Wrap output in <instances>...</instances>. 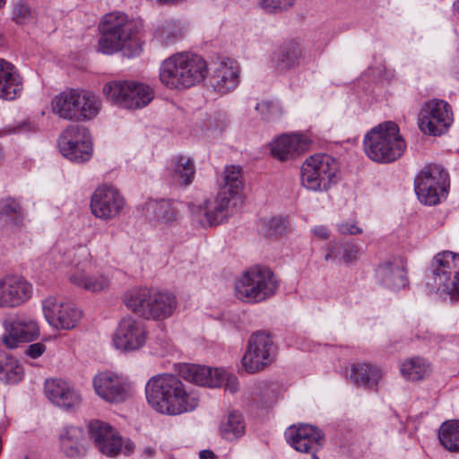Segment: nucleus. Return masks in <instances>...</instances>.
Wrapping results in <instances>:
<instances>
[{
  "mask_svg": "<svg viewBox=\"0 0 459 459\" xmlns=\"http://www.w3.org/2000/svg\"><path fill=\"white\" fill-rule=\"evenodd\" d=\"M149 405L166 415H179L194 411L199 398L183 381L172 374H160L149 379L145 386Z\"/></svg>",
  "mask_w": 459,
  "mask_h": 459,
  "instance_id": "obj_1",
  "label": "nucleus"
},
{
  "mask_svg": "<svg viewBox=\"0 0 459 459\" xmlns=\"http://www.w3.org/2000/svg\"><path fill=\"white\" fill-rule=\"evenodd\" d=\"M99 30V52L105 55L121 50L140 53V37L143 30L141 19L131 17L121 11L110 12L102 16Z\"/></svg>",
  "mask_w": 459,
  "mask_h": 459,
  "instance_id": "obj_2",
  "label": "nucleus"
},
{
  "mask_svg": "<svg viewBox=\"0 0 459 459\" xmlns=\"http://www.w3.org/2000/svg\"><path fill=\"white\" fill-rule=\"evenodd\" d=\"M208 74L206 61L199 55L180 52L166 58L160 67V81L169 89L183 90L203 82Z\"/></svg>",
  "mask_w": 459,
  "mask_h": 459,
  "instance_id": "obj_3",
  "label": "nucleus"
},
{
  "mask_svg": "<svg viewBox=\"0 0 459 459\" xmlns=\"http://www.w3.org/2000/svg\"><path fill=\"white\" fill-rule=\"evenodd\" d=\"M365 154L371 160L386 164L400 159L406 150V142L397 124L385 121L370 129L364 136Z\"/></svg>",
  "mask_w": 459,
  "mask_h": 459,
  "instance_id": "obj_4",
  "label": "nucleus"
},
{
  "mask_svg": "<svg viewBox=\"0 0 459 459\" xmlns=\"http://www.w3.org/2000/svg\"><path fill=\"white\" fill-rule=\"evenodd\" d=\"M280 286L275 273L266 266L254 265L234 281V295L243 303L258 304L273 298Z\"/></svg>",
  "mask_w": 459,
  "mask_h": 459,
  "instance_id": "obj_5",
  "label": "nucleus"
},
{
  "mask_svg": "<svg viewBox=\"0 0 459 459\" xmlns=\"http://www.w3.org/2000/svg\"><path fill=\"white\" fill-rule=\"evenodd\" d=\"M125 304L140 316L162 320L173 314L177 307V299L168 291L143 289L131 291L126 297Z\"/></svg>",
  "mask_w": 459,
  "mask_h": 459,
  "instance_id": "obj_6",
  "label": "nucleus"
},
{
  "mask_svg": "<svg viewBox=\"0 0 459 459\" xmlns=\"http://www.w3.org/2000/svg\"><path fill=\"white\" fill-rule=\"evenodd\" d=\"M103 93L111 102L126 109L146 107L154 98L153 89L136 81H112L103 86Z\"/></svg>",
  "mask_w": 459,
  "mask_h": 459,
  "instance_id": "obj_7",
  "label": "nucleus"
},
{
  "mask_svg": "<svg viewBox=\"0 0 459 459\" xmlns=\"http://www.w3.org/2000/svg\"><path fill=\"white\" fill-rule=\"evenodd\" d=\"M338 163L328 154H315L303 162L300 174L302 186L311 191L328 190L336 182Z\"/></svg>",
  "mask_w": 459,
  "mask_h": 459,
  "instance_id": "obj_8",
  "label": "nucleus"
},
{
  "mask_svg": "<svg viewBox=\"0 0 459 459\" xmlns=\"http://www.w3.org/2000/svg\"><path fill=\"white\" fill-rule=\"evenodd\" d=\"M449 176L438 164L425 166L415 178V192L419 200L426 205H436L448 194Z\"/></svg>",
  "mask_w": 459,
  "mask_h": 459,
  "instance_id": "obj_9",
  "label": "nucleus"
},
{
  "mask_svg": "<svg viewBox=\"0 0 459 459\" xmlns=\"http://www.w3.org/2000/svg\"><path fill=\"white\" fill-rule=\"evenodd\" d=\"M89 430L97 448L108 457H115L120 453L130 455L134 451V444L130 439H123L108 423L93 420L89 425Z\"/></svg>",
  "mask_w": 459,
  "mask_h": 459,
  "instance_id": "obj_10",
  "label": "nucleus"
},
{
  "mask_svg": "<svg viewBox=\"0 0 459 459\" xmlns=\"http://www.w3.org/2000/svg\"><path fill=\"white\" fill-rule=\"evenodd\" d=\"M61 154L75 163L88 161L93 152L91 137L85 127L71 125L58 139Z\"/></svg>",
  "mask_w": 459,
  "mask_h": 459,
  "instance_id": "obj_11",
  "label": "nucleus"
},
{
  "mask_svg": "<svg viewBox=\"0 0 459 459\" xmlns=\"http://www.w3.org/2000/svg\"><path fill=\"white\" fill-rule=\"evenodd\" d=\"M431 265L437 289L459 299V255L450 251L438 253Z\"/></svg>",
  "mask_w": 459,
  "mask_h": 459,
  "instance_id": "obj_12",
  "label": "nucleus"
},
{
  "mask_svg": "<svg viewBox=\"0 0 459 459\" xmlns=\"http://www.w3.org/2000/svg\"><path fill=\"white\" fill-rule=\"evenodd\" d=\"M453 120V112L446 101L431 100L421 108L419 127L424 134L441 135L447 131Z\"/></svg>",
  "mask_w": 459,
  "mask_h": 459,
  "instance_id": "obj_13",
  "label": "nucleus"
},
{
  "mask_svg": "<svg viewBox=\"0 0 459 459\" xmlns=\"http://www.w3.org/2000/svg\"><path fill=\"white\" fill-rule=\"evenodd\" d=\"M126 203L120 191L112 185L99 186L91 198V213L99 219L108 221L117 217Z\"/></svg>",
  "mask_w": 459,
  "mask_h": 459,
  "instance_id": "obj_14",
  "label": "nucleus"
},
{
  "mask_svg": "<svg viewBox=\"0 0 459 459\" xmlns=\"http://www.w3.org/2000/svg\"><path fill=\"white\" fill-rule=\"evenodd\" d=\"M274 358V346L272 338L265 333H254L242 359L245 370L254 374L264 369Z\"/></svg>",
  "mask_w": 459,
  "mask_h": 459,
  "instance_id": "obj_15",
  "label": "nucleus"
},
{
  "mask_svg": "<svg viewBox=\"0 0 459 459\" xmlns=\"http://www.w3.org/2000/svg\"><path fill=\"white\" fill-rule=\"evenodd\" d=\"M96 394L108 403H122L132 396L131 384L112 372H100L92 379Z\"/></svg>",
  "mask_w": 459,
  "mask_h": 459,
  "instance_id": "obj_16",
  "label": "nucleus"
},
{
  "mask_svg": "<svg viewBox=\"0 0 459 459\" xmlns=\"http://www.w3.org/2000/svg\"><path fill=\"white\" fill-rule=\"evenodd\" d=\"M144 324L134 317L121 319L112 337L114 347L121 352H132L141 349L147 340Z\"/></svg>",
  "mask_w": 459,
  "mask_h": 459,
  "instance_id": "obj_17",
  "label": "nucleus"
},
{
  "mask_svg": "<svg viewBox=\"0 0 459 459\" xmlns=\"http://www.w3.org/2000/svg\"><path fill=\"white\" fill-rule=\"evenodd\" d=\"M33 286L22 276L0 278V308L13 309L26 304L32 297Z\"/></svg>",
  "mask_w": 459,
  "mask_h": 459,
  "instance_id": "obj_18",
  "label": "nucleus"
},
{
  "mask_svg": "<svg viewBox=\"0 0 459 459\" xmlns=\"http://www.w3.org/2000/svg\"><path fill=\"white\" fill-rule=\"evenodd\" d=\"M43 312L48 324L62 330L74 329L82 318V312L74 304L64 302L55 297L43 301Z\"/></svg>",
  "mask_w": 459,
  "mask_h": 459,
  "instance_id": "obj_19",
  "label": "nucleus"
},
{
  "mask_svg": "<svg viewBox=\"0 0 459 459\" xmlns=\"http://www.w3.org/2000/svg\"><path fill=\"white\" fill-rule=\"evenodd\" d=\"M285 437L295 450L311 453L313 459H318L316 454L324 443V435L321 430L307 424L293 425L287 429Z\"/></svg>",
  "mask_w": 459,
  "mask_h": 459,
  "instance_id": "obj_20",
  "label": "nucleus"
},
{
  "mask_svg": "<svg viewBox=\"0 0 459 459\" xmlns=\"http://www.w3.org/2000/svg\"><path fill=\"white\" fill-rule=\"evenodd\" d=\"M45 393L52 403L66 410L79 407L82 400L78 390L67 381L59 378L47 380Z\"/></svg>",
  "mask_w": 459,
  "mask_h": 459,
  "instance_id": "obj_21",
  "label": "nucleus"
},
{
  "mask_svg": "<svg viewBox=\"0 0 459 459\" xmlns=\"http://www.w3.org/2000/svg\"><path fill=\"white\" fill-rule=\"evenodd\" d=\"M5 330L3 342L10 349L18 347L20 343L30 342L39 334L38 323L25 316L13 319L5 326Z\"/></svg>",
  "mask_w": 459,
  "mask_h": 459,
  "instance_id": "obj_22",
  "label": "nucleus"
},
{
  "mask_svg": "<svg viewBox=\"0 0 459 459\" xmlns=\"http://www.w3.org/2000/svg\"><path fill=\"white\" fill-rule=\"evenodd\" d=\"M310 144L311 141L303 134H282L272 143L271 152L277 160L285 161L302 155Z\"/></svg>",
  "mask_w": 459,
  "mask_h": 459,
  "instance_id": "obj_23",
  "label": "nucleus"
},
{
  "mask_svg": "<svg viewBox=\"0 0 459 459\" xmlns=\"http://www.w3.org/2000/svg\"><path fill=\"white\" fill-rule=\"evenodd\" d=\"M213 90L221 94L234 90L239 82V68L232 60L227 59L216 64L210 79Z\"/></svg>",
  "mask_w": 459,
  "mask_h": 459,
  "instance_id": "obj_24",
  "label": "nucleus"
},
{
  "mask_svg": "<svg viewBox=\"0 0 459 459\" xmlns=\"http://www.w3.org/2000/svg\"><path fill=\"white\" fill-rule=\"evenodd\" d=\"M22 89V79L16 67L0 58V99L13 100L21 96Z\"/></svg>",
  "mask_w": 459,
  "mask_h": 459,
  "instance_id": "obj_25",
  "label": "nucleus"
},
{
  "mask_svg": "<svg viewBox=\"0 0 459 459\" xmlns=\"http://www.w3.org/2000/svg\"><path fill=\"white\" fill-rule=\"evenodd\" d=\"M143 213L151 223L169 225L178 218V210L168 200H150L143 206Z\"/></svg>",
  "mask_w": 459,
  "mask_h": 459,
  "instance_id": "obj_26",
  "label": "nucleus"
},
{
  "mask_svg": "<svg viewBox=\"0 0 459 459\" xmlns=\"http://www.w3.org/2000/svg\"><path fill=\"white\" fill-rule=\"evenodd\" d=\"M79 97L80 89H67L61 91L51 100L52 112L65 120L76 119Z\"/></svg>",
  "mask_w": 459,
  "mask_h": 459,
  "instance_id": "obj_27",
  "label": "nucleus"
},
{
  "mask_svg": "<svg viewBox=\"0 0 459 459\" xmlns=\"http://www.w3.org/2000/svg\"><path fill=\"white\" fill-rule=\"evenodd\" d=\"M61 451L69 457H79L85 453L83 430L75 426H65L58 433Z\"/></svg>",
  "mask_w": 459,
  "mask_h": 459,
  "instance_id": "obj_28",
  "label": "nucleus"
},
{
  "mask_svg": "<svg viewBox=\"0 0 459 459\" xmlns=\"http://www.w3.org/2000/svg\"><path fill=\"white\" fill-rule=\"evenodd\" d=\"M226 370L223 368H211L200 365H189L186 367L185 377L199 385L219 387L223 385Z\"/></svg>",
  "mask_w": 459,
  "mask_h": 459,
  "instance_id": "obj_29",
  "label": "nucleus"
},
{
  "mask_svg": "<svg viewBox=\"0 0 459 459\" xmlns=\"http://www.w3.org/2000/svg\"><path fill=\"white\" fill-rule=\"evenodd\" d=\"M302 51L299 43L288 41L281 45L271 56L273 67L282 73L299 65Z\"/></svg>",
  "mask_w": 459,
  "mask_h": 459,
  "instance_id": "obj_30",
  "label": "nucleus"
},
{
  "mask_svg": "<svg viewBox=\"0 0 459 459\" xmlns=\"http://www.w3.org/2000/svg\"><path fill=\"white\" fill-rule=\"evenodd\" d=\"M230 200L228 197L219 195L216 204L212 212L207 211L208 202H204V206L198 208V213L195 220H197L202 228H212L220 225L226 218V212Z\"/></svg>",
  "mask_w": 459,
  "mask_h": 459,
  "instance_id": "obj_31",
  "label": "nucleus"
},
{
  "mask_svg": "<svg viewBox=\"0 0 459 459\" xmlns=\"http://www.w3.org/2000/svg\"><path fill=\"white\" fill-rule=\"evenodd\" d=\"M406 264L403 259H395L394 262L381 265L377 271V276L385 286L393 289H400L407 283Z\"/></svg>",
  "mask_w": 459,
  "mask_h": 459,
  "instance_id": "obj_32",
  "label": "nucleus"
},
{
  "mask_svg": "<svg viewBox=\"0 0 459 459\" xmlns=\"http://www.w3.org/2000/svg\"><path fill=\"white\" fill-rule=\"evenodd\" d=\"M69 280L76 287L90 292L108 290L111 283L109 278L102 273H91L83 270L72 273Z\"/></svg>",
  "mask_w": 459,
  "mask_h": 459,
  "instance_id": "obj_33",
  "label": "nucleus"
},
{
  "mask_svg": "<svg viewBox=\"0 0 459 459\" xmlns=\"http://www.w3.org/2000/svg\"><path fill=\"white\" fill-rule=\"evenodd\" d=\"M351 378L357 385L375 388L382 378V372L370 364L358 363L351 368Z\"/></svg>",
  "mask_w": 459,
  "mask_h": 459,
  "instance_id": "obj_34",
  "label": "nucleus"
},
{
  "mask_svg": "<svg viewBox=\"0 0 459 459\" xmlns=\"http://www.w3.org/2000/svg\"><path fill=\"white\" fill-rule=\"evenodd\" d=\"M183 36V26L175 19L160 22L154 30L155 39L162 46H169L179 40Z\"/></svg>",
  "mask_w": 459,
  "mask_h": 459,
  "instance_id": "obj_35",
  "label": "nucleus"
},
{
  "mask_svg": "<svg viewBox=\"0 0 459 459\" xmlns=\"http://www.w3.org/2000/svg\"><path fill=\"white\" fill-rule=\"evenodd\" d=\"M195 175V166L190 158L179 156L172 160L171 177L176 184L187 186L192 184Z\"/></svg>",
  "mask_w": 459,
  "mask_h": 459,
  "instance_id": "obj_36",
  "label": "nucleus"
},
{
  "mask_svg": "<svg viewBox=\"0 0 459 459\" xmlns=\"http://www.w3.org/2000/svg\"><path fill=\"white\" fill-rule=\"evenodd\" d=\"M77 120H90L95 117L100 108L101 101L92 91L80 89Z\"/></svg>",
  "mask_w": 459,
  "mask_h": 459,
  "instance_id": "obj_37",
  "label": "nucleus"
},
{
  "mask_svg": "<svg viewBox=\"0 0 459 459\" xmlns=\"http://www.w3.org/2000/svg\"><path fill=\"white\" fill-rule=\"evenodd\" d=\"M402 375L411 381L421 380L429 376L431 366L423 358L414 357L405 359L400 367Z\"/></svg>",
  "mask_w": 459,
  "mask_h": 459,
  "instance_id": "obj_38",
  "label": "nucleus"
},
{
  "mask_svg": "<svg viewBox=\"0 0 459 459\" xmlns=\"http://www.w3.org/2000/svg\"><path fill=\"white\" fill-rule=\"evenodd\" d=\"M438 439L447 451L459 453V420L443 422L438 429Z\"/></svg>",
  "mask_w": 459,
  "mask_h": 459,
  "instance_id": "obj_39",
  "label": "nucleus"
},
{
  "mask_svg": "<svg viewBox=\"0 0 459 459\" xmlns=\"http://www.w3.org/2000/svg\"><path fill=\"white\" fill-rule=\"evenodd\" d=\"M220 432L221 437L227 440L241 437L245 432L242 415L238 412L230 413L228 418L221 423Z\"/></svg>",
  "mask_w": 459,
  "mask_h": 459,
  "instance_id": "obj_40",
  "label": "nucleus"
},
{
  "mask_svg": "<svg viewBox=\"0 0 459 459\" xmlns=\"http://www.w3.org/2000/svg\"><path fill=\"white\" fill-rule=\"evenodd\" d=\"M23 369L13 357L4 354L0 359V379L7 383H16L22 379Z\"/></svg>",
  "mask_w": 459,
  "mask_h": 459,
  "instance_id": "obj_41",
  "label": "nucleus"
},
{
  "mask_svg": "<svg viewBox=\"0 0 459 459\" xmlns=\"http://www.w3.org/2000/svg\"><path fill=\"white\" fill-rule=\"evenodd\" d=\"M224 189L231 196L238 195L243 188L242 170L239 166H227L223 172Z\"/></svg>",
  "mask_w": 459,
  "mask_h": 459,
  "instance_id": "obj_42",
  "label": "nucleus"
},
{
  "mask_svg": "<svg viewBox=\"0 0 459 459\" xmlns=\"http://www.w3.org/2000/svg\"><path fill=\"white\" fill-rule=\"evenodd\" d=\"M0 215L12 217L18 225L24 219V211L21 200L13 196L0 198Z\"/></svg>",
  "mask_w": 459,
  "mask_h": 459,
  "instance_id": "obj_43",
  "label": "nucleus"
},
{
  "mask_svg": "<svg viewBox=\"0 0 459 459\" xmlns=\"http://www.w3.org/2000/svg\"><path fill=\"white\" fill-rule=\"evenodd\" d=\"M359 248L356 245L347 243L345 245L337 244L330 253L325 255V260L332 258L339 259L343 263H351L356 259Z\"/></svg>",
  "mask_w": 459,
  "mask_h": 459,
  "instance_id": "obj_44",
  "label": "nucleus"
},
{
  "mask_svg": "<svg viewBox=\"0 0 459 459\" xmlns=\"http://www.w3.org/2000/svg\"><path fill=\"white\" fill-rule=\"evenodd\" d=\"M297 0H257L258 5L270 14L287 13L296 5Z\"/></svg>",
  "mask_w": 459,
  "mask_h": 459,
  "instance_id": "obj_45",
  "label": "nucleus"
},
{
  "mask_svg": "<svg viewBox=\"0 0 459 459\" xmlns=\"http://www.w3.org/2000/svg\"><path fill=\"white\" fill-rule=\"evenodd\" d=\"M12 18L16 23L26 24L33 20L34 15L27 4L19 2L13 5Z\"/></svg>",
  "mask_w": 459,
  "mask_h": 459,
  "instance_id": "obj_46",
  "label": "nucleus"
},
{
  "mask_svg": "<svg viewBox=\"0 0 459 459\" xmlns=\"http://www.w3.org/2000/svg\"><path fill=\"white\" fill-rule=\"evenodd\" d=\"M255 110L264 119L270 120L280 114V106L273 100H262L256 104Z\"/></svg>",
  "mask_w": 459,
  "mask_h": 459,
  "instance_id": "obj_47",
  "label": "nucleus"
},
{
  "mask_svg": "<svg viewBox=\"0 0 459 459\" xmlns=\"http://www.w3.org/2000/svg\"><path fill=\"white\" fill-rule=\"evenodd\" d=\"M259 226L267 230H278L290 228L291 223L288 217L278 215L261 219Z\"/></svg>",
  "mask_w": 459,
  "mask_h": 459,
  "instance_id": "obj_48",
  "label": "nucleus"
},
{
  "mask_svg": "<svg viewBox=\"0 0 459 459\" xmlns=\"http://www.w3.org/2000/svg\"><path fill=\"white\" fill-rule=\"evenodd\" d=\"M45 351H46L45 344H43L41 342H36V343H32V344L29 345L26 348L25 353L32 359H37V358L40 357Z\"/></svg>",
  "mask_w": 459,
  "mask_h": 459,
  "instance_id": "obj_49",
  "label": "nucleus"
},
{
  "mask_svg": "<svg viewBox=\"0 0 459 459\" xmlns=\"http://www.w3.org/2000/svg\"><path fill=\"white\" fill-rule=\"evenodd\" d=\"M223 384H225V389L231 394H234L238 390V377L227 371L223 379Z\"/></svg>",
  "mask_w": 459,
  "mask_h": 459,
  "instance_id": "obj_50",
  "label": "nucleus"
},
{
  "mask_svg": "<svg viewBox=\"0 0 459 459\" xmlns=\"http://www.w3.org/2000/svg\"><path fill=\"white\" fill-rule=\"evenodd\" d=\"M201 459H214V454L210 450H203L199 453Z\"/></svg>",
  "mask_w": 459,
  "mask_h": 459,
  "instance_id": "obj_51",
  "label": "nucleus"
},
{
  "mask_svg": "<svg viewBox=\"0 0 459 459\" xmlns=\"http://www.w3.org/2000/svg\"><path fill=\"white\" fill-rule=\"evenodd\" d=\"M154 453V450L153 448L152 447H147L144 449V454L147 455L148 456H152Z\"/></svg>",
  "mask_w": 459,
  "mask_h": 459,
  "instance_id": "obj_52",
  "label": "nucleus"
},
{
  "mask_svg": "<svg viewBox=\"0 0 459 459\" xmlns=\"http://www.w3.org/2000/svg\"><path fill=\"white\" fill-rule=\"evenodd\" d=\"M455 12L459 14V0L455 1L453 4Z\"/></svg>",
  "mask_w": 459,
  "mask_h": 459,
  "instance_id": "obj_53",
  "label": "nucleus"
},
{
  "mask_svg": "<svg viewBox=\"0 0 459 459\" xmlns=\"http://www.w3.org/2000/svg\"><path fill=\"white\" fill-rule=\"evenodd\" d=\"M80 253H81L80 255L82 256H84L85 258H88L90 256V254H89L88 250H86V249H82Z\"/></svg>",
  "mask_w": 459,
  "mask_h": 459,
  "instance_id": "obj_54",
  "label": "nucleus"
},
{
  "mask_svg": "<svg viewBox=\"0 0 459 459\" xmlns=\"http://www.w3.org/2000/svg\"><path fill=\"white\" fill-rule=\"evenodd\" d=\"M346 230H359V229L358 227H356V225L352 222V223L347 225Z\"/></svg>",
  "mask_w": 459,
  "mask_h": 459,
  "instance_id": "obj_55",
  "label": "nucleus"
},
{
  "mask_svg": "<svg viewBox=\"0 0 459 459\" xmlns=\"http://www.w3.org/2000/svg\"><path fill=\"white\" fill-rule=\"evenodd\" d=\"M6 0H0V9L4 5Z\"/></svg>",
  "mask_w": 459,
  "mask_h": 459,
  "instance_id": "obj_56",
  "label": "nucleus"
},
{
  "mask_svg": "<svg viewBox=\"0 0 459 459\" xmlns=\"http://www.w3.org/2000/svg\"><path fill=\"white\" fill-rule=\"evenodd\" d=\"M4 44V39L2 35L0 34V47Z\"/></svg>",
  "mask_w": 459,
  "mask_h": 459,
  "instance_id": "obj_57",
  "label": "nucleus"
}]
</instances>
